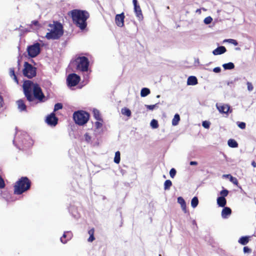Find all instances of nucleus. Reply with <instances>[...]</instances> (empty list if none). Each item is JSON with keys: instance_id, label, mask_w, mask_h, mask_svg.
<instances>
[{"instance_id": "35", "label": "nucleus", "mask_w": 256, "mask_h": 256, "mask_svg": "<svg viewBox=\"0 0 256 256\" xmlns=\"http://www.w3.org/2000/svg\"><path fill=\"white\" fill-rule=\"evenodd\" d=\"M228 42L230 44H232L234 46H237L238 44V43L237 41L234 39H226L224 40V42Z\"/></svg>"}, {"instance_id": "13", "label": "nucleus", "mask_w": 256, "mask_h": 256, "mask_svg": "<svg viewBox=\"0 0 256 256\" xmlns=\"http://www.w3.org/2000/svg\"><path fill=\"white\" fill-rule=\"evenodd\" d=\"M216 107L220 112L223 114H228L230 110V106L226 104H217Z\"/></svg>"}, {"instance_id": "52", "label": "nucleus", "mask_w": 256, "mask_h": 256, "mask_svg": "<svg viewBox=\"0 0 256 256\" xmlns=\"http://www.w3.org/2000/svg\"><path fill=\"white\" fill-rule=\"evenodd\" d=\"M32 24H34V26H37L38 24V22L36 20H34L32 22Z\"/></svg>"}, {"instance_id": "21", "label": "nucleus", "mask_w": 256, "mask_h": 256, "mask_svg": "<svg viewBox=\"0 0 256 256\" xmlns=\"http://www.w3.org/2000/svg\"><path fill=\"white\" fill-rule=\"evenodd\" d=\"M226 200L223 196H220L217 198V204L219 206L224 207L226 206Z\"/></svg>"}, {"instance_id": "47", "label": "nucleus", "mask_w": 256, "mask_h": 256, "mask_svg": "<svg viewBox=\"0 0 256 256\" xmlns=\"http://www.w3.org/2000/svg\"><path fill=\"white\" fill-rule=\"evenodd\" d=\"M5 184L4 180L0 176V188H4V187Z\"/></svg>"}, {"instance_id": "7", "label": "nucleus", "mask_w": 256, "mask_h": 256, "mask_svg": "<svg viewBox=\"0 0 256 256\" xmlns=\"http://www.w3.org/2000/svg\"><path fill=\"white\" fill-rule=\"evenodd\" d=\"M24 76L28 78L34 77L36 74V68L28 62H24L22 70Z\"/></svg>"}, {"instance_id": "46", "label": "nucleus", "mask_w": 256, "mask_h": 256, "mask_svg": "<svg viewBox=\"0 0 256 256\" xmlns=\"http://www.w3.org/2000/svg\"><path fill=\"white\" fill-rule=\"evenodd\" d=\"M252 252V250L250 248H248V246H244V252L246 254V253H250Z\"/></svg>"}, {"instance_id": "18", "label": "nucleus", "mask_w": 256, "mask_h": 256, "mask_svg": "<svg viewBox=\"0 0 256 256\" xmlns=\"http://www.w3.org/2000/svg\"><path fill=\"white\" fill-rule=\"evenodd\" d=\"M232 213L231 209L228 207L224 208L222 212V216L223 218H226Z\"/></svg>"}, {"instance_id": "37", "label": "nucleus", "mask_w": 256, "mask_h": 256, "mask_svg": "<svg viewBox=\"0 0 256 256\" xmlns=\"http://www.w3.org/2000/svg\"><path fill=\"white\" fill-rule=\"evenodd\" d=\"M212 18L210 16H208L204 20V24H208L212 22Z\"/></svg>"}, {"instance_id": "3", "label": "nucleus", "mask_w": 256, "mask_h": 256, "mask_svg": "<svg viewBox=\"0 0 256 256\" xmlns=\"http://www.w3.org/2000/svg\"><path fill=\"white\" fill-rule=\"evenodd\" d=\"M50 31L46 36V37L50 40H56L60 38L63 34L62 25L58 22H54L53 24L48 25Z\"/></svg>"}, {"instance_id": "57", "label": "nucleus", "mask_w": 256, "mask_h": 256, "mask_svg": "<svg viewBox=\"0 0 256 256\" xmlns=\"http://www.w3.org/2000/svg\"><path fill=\"white\" fill-rule=\"evenodd\" d=\"M160 95H158V96H156V98H160Z\"/></svg>"}, {"instance_id": "12", "label": "nucleus", "mask_w": 256, "mask_h": 256, "mask_svg": "<svg viewBox=\"0 0 256 256\" xmlns=\"http://www.w3.org/2000/svg\"><path fill=\"white\" fill-rule=\"evenodd\" d=\"M124 18L125 16L124 12L116 14L115 18L116 24L119 27H122L124 26Z\"/></svg>"}, {"instance_id": "38", "label": "nucleus", "mask_w": 256, "mask_h": 256, "mask_svg": "<svg viewBox=\"0 0 256 256\" xmlns=\"http://www.w3.org/2000/svg\"><path fill=\"white\" fill-rule=\"evenodd\" d=\"M158 104H155L153 105H145V106L149 110H154L156 107H157Z\"/></svg>"}, {"instance_id": "23", "label": "nucleus", "mask_w": 256, "mask_h": 256, "mask_svg": "<svg viewBox=\"0 0 256 256\" xmlns=\"http://www.w3.org/2000/svg\"><path fill=\"white\" fill-rule=\"evenodd\" d=\"M9 74L12 78L14 81L16 83H18V80L17 78V76L15 74L14 70V68H10L9 70Z\"/></svg>"}, {"instance_id": "33", "label": "nucleus", "mask_w": 256, "mask_h": 256, "mask_svg": "<svg viewBox=\"0 0 256 256\" xmlns=\"http://www.w3.org/2000/svg\"><path fill=\"white\" fill-rule=\"evenodd\" d=\"M150 125L152 128H156L158 127V122L156 120L153 119L150 123Z\"/></svg>"}, {"instance_id": "2", "label": "nucleus", "mask_w": 256, "mask_h": 256, "mask_svg": "<svg viewBox=\"0 0 256 256\" xmlns=\"http://www.w3.org/2000/svg\"><path fill=\"white\" fill-rule=\"evenodd\" d=\"M74 22L81 30H84L86 26V20L89 17L88 13L85 10H74L69 12Z\"/></svg>"}, {"instance_id": "51", "label": "nucleus", "mask_w": 256, "mask_h": 256, "mask_svg": "<svg viewBox=\"0 0 256 256\" xmlns=\"http://www.w3.org/2000/svg\"><path fill=\"white\" fill-rule=\"evenodd\" d=\"M190 164L191 166H196L198 164V162L196 161H192L190 162Z\"/></svg>"}, {"instance_id": "26", "label": "nucleus", "mask_w": 256, "mask_h": 256, "mask_svg": "<svg viewBox=\"0 0 256 256\" xmlns=\"http://www.w3.org/2000/svg\"><path fill=\"white\" fill-rule=\"evenodd\" d=\"M180 120V117L179 114H176L174 116V118H173L172 120V124L174 126H176L178 124V122Z\"/></svg>"}, {"instance_id": "44", "label": "nucleus", "mask_w": 256, "mask_h": 256, "mask_svg": "<svg viewBox=\"0 0 256 256\" xmlns=\"http://www.w3.org/2000/svg\"><path fill=\"white\" fill-rule=\"evenodd\" d=\"M230 180L234 184L236 185H238V181L237 179L236 178L233 177L232 176H231L230 178Z\"/></svg>"}, {"instance_id": "53", "label": "nucleus", "mask_w": 256, "mask_h": 256, "mask_svg": "<svg viewBox=\"0 0 256 256\" xmlns=\"http://www.w3.org/2000/svg\"><path fill=\"white\" fill-rule=\"evenodd\" d=\"M252 165L254 168H256V162L254 161L252 162Z\"/></svg>"}, {"instance_id": "20", "label": "nucleus", "mask_w": 256, "mask_h": 256, "mask_svg": "<svg viewBox=\"0 0 256 256\" xmlns=\"http://www.w3.org/2000/svg\"><path fill=\"white\" fill-rule=\"evenodd\" d=\"M18 108L20 111H24L26 110V106L24 104V100H19L16 102Z\"/></svg>"}, {"instance_id": "43", "label": "nucleus", "mask_w": 256, "mask_h": 256, "mask_svg": "<svg viewBox=\"0 0 256 256\" xmlns=\"http://www.w3.org/2000/svg\"><path fill=\"white\" fill-rule=\"evenodd\" d=\"M246 85H247V87H248V90L249 92H251L253 90L254 87L251 82H247Z\"/></svg>"}, {"instance_id": "32", "label": "nucleus", "mask_w": 256, "mask_h": 256, "mask_svg": "<svg viewBox=\"0 0 256 256\" xmlns=\"http://www.w3.org/2000/svg\"><path fill=\"white\" fill-rule=\"evenodd\" d=\"M172 186V182L170 180H166L164 183V189L165 190H169Z\"/></svg>"}, {"instance_id": "24", "label": "nucleus", "mask_w": 256, "mask_h": 256, "mask_svg": "<svg viewBox=\"0 0 256 256\" xmlns=\"http://www.w3.org/2000/svg\"><path fill=\"white\" fill-rule=\"evenodd\" d=\"M228 146L232 148H237L238 146V142L234 139H230L228 142Z\"/></svg>"}, {"instance_id": "1", "label": "nucleus", "mask_w": 256, "mask_h": 256, "mask_svg": "<svg viewBox=\"0 0 256 256\" xmlns=\"http://www.w3.org/2000/svg\"><path fill=\"white\" fill-rule=\"evenodd\" d=\"M22 87L24 95L29 102H33L34 98L42 101L44 98L42 89L38 84L28 80L24 82Z\"/></svg>"}, {"instance_id": "40", "label": "nucleus", "mask_w": 256, "mask_h": 256, "mask_svg": "<svg viewBox=\"0 0 256 256\" xmlns=\"http://www.w3.org/2000/svg\"><path fill=\"white\" fill-rule=\"evenodd\" d=\"M84 140L87 142H90L91 141V136L89 135L88 133H86L84 135Z\"/></svg>"}, {"instance_id": "42", "label": "nucleus", "mask_w": 256, "mask_h": 256, "mask_svg": "<svg viewBox=\"0 0 256 256\" xmlns=\"http://www.w3.org/2000/svg\"><path fill=\"white\" fill-rule=\"evenodd\" d=\"M202 126L206 128H208L210 126V122L208 121H204Z\"/></svg>"}, {"instance_id": "54", "label": "nucleus", "mask_w": 256, "mask_h": 256, "mask_svg": "<svg viewBox=\"0 0 256 256\" xmlns=\"http://www.w3.org/2000/svg\"><path fill=\"white\" fill-rule=\"evenodd\" d=\"M232 176L230 174H224L223 175V177L227 178H230Z\"/></svg>"}, {"instance_id": "6", "label": "nucleus", "mask_w": 256, "mask_h": 256, "mask_svg": "<svg viewBox=\"0 0 256 256\" xmlns=\"http://www.w3.org/2000/svg\"><path fill=\"white\" fill-rule=\"evenodd\" d=\"M13 142L16 146L19 144H24V148H28L32 146L33 144L32 140L30 139L29 136L26 132L22 134V138H18L16 136L13 140Z\"/></svg>"}, {"instance_id": "15", "label": "nucleus", "mask_w": 256, "mask_h": 256, "mask_svg": "<svg viewBox=\"0 0 256 256\" xmlns=\"http://www.w3.org/2000/svg\"><path fill=\"white\" fill-rule=\"evenodd\" d=\"M134 10L136 14V17L140 20H142L143 19V16L141 8L139 5L134 6Z\"/></svg>"}, {"instance_id": "29", "label": "nucleus", "mask_w": 256, "mask_h": 256, "mask_svg": "<svg viewBox=\"0 0 256 256\" xmlns=\"http://www.w3.org/2000/svg\"><path fill=\"white\" fill-rule=\"evenodd\" d=\"M93 114H94V118L96 120H102V118H101V116H100V112L98 110L94 109V110H93Z\"/></svg>"}, {"instance_id": "39", "label": "nucleus", "mask_w": 256, "mask_h": 256, "mask_svg": "<svg viewBox=\"0 0 256 256\" xmlns=\"http://www.w3.org/2000/svg\"><path fill=\"white\" fill-rule=\"evenodd\" d=\"M176 170L174 168H172L170 172V175L172 178H174L176 174Z\"/></svg>"}, {"instance_id": "36", "label": "nucleus", "mask_w": 256, "mask_h": 256, "mask_svg": "<svg viewBox=\"0 0 256 256\" xmlns=\"http://www.w3.org/2000/svg\"><path fill=\"white\" fill-rule=\"evenodd\" d=\"M62 108V105L61 103H57L54 105V111H57Z\"/></svg>"}, {"instance_id": "31", "label": "nucleus", "mask_w": 256, "mask_h": 256, "mask_svg": "<svg viewBox=\"0 0 256 256\" xmlns=\"http://www.w3.org/2000/svg\"><path fill=\"white\" fill-rule=\"evenodd\" d=\"M122 114L126 116H131V112L128 108H124L122 109Z\"/></svg>"}, {"instance_id": "27", "label": "nucleus", "mask_w": 256, "mask_h": 256, "mask_svg": "<svg viewBox=\"0 0 256 256\" xmlns=\"http://www.w3.org/2000/svg\"><path fill=\"white\" fill-rule=\"evenodd\" d=\"M222 67L224 70H232L234 68V65L232 62H230L224 64L222 65Z\"/></svg>"}, {"instance_id": "50", "label": "nucleus", "mask_w": 256, "mask_h": 256, "mask_svg": "<svg viewBox=\"0 0 256 256\" xmlns=\"http://www.w3.org/2000/svg\"><path fill=\"white\" fill-rule=\"evenodd\" d=\"M94 240V236H90V237L88 238V241L89 242H92Z\"/></svg>"}, {"instance_id": "48", "label": "nucleus", "mask_w": 256, "mask_h": 256, "mask_svg": "<svg viewBox=\"0 0 256 256\" xmlns=\"http://www.w3.org/2000/svg\"><path fill=\"white\" fill-rule=\"evenodd\" d=\"M221 70V69L220 67H216L213 69V72L216 73L220 72Z\"/></svg>"}, {"instance_id": "30", "label": "nucleus", "mask_w": 256, "mask_h": 256, "mask_svg": "<svg viewBox=\"0 0 256 256\" xmlns=\"http://www.w3.org/2000/svg\"><path fill=\"white\" fill-rule=\"evenodd\" d=\"M198 204V200L197 197L194 196L191 200V206L193 208H195L197 206Z\"/></svg>"}, {"instance_id": "45", "label": "nucleus", "mask_w": 256, "mask_h": 256, "mask_svg": "<svg viewBox=\"0 0 256 256\" xmlns=\"http://www.w3.org/2000/svg\"><path fill=\"white\" fill-rule=\"evenodd\" d=\"M222 196H223L224 198L225 196H227L228 194V191L226 190H222L220 192Z\"/></svg>"}, {"instance_id": "9", "label": "nucleus", "mask_w": 256, "mask_h": 256, "mask_svg": "<svg viewBox=\"0 0 256 256\" xmlns=\"http://www.w3.org/2000/svg\"><path fill=\"white\" fill-rule=\"evenodd\" d=\"M27 52L30 57H36L40 52V44L37 42L33 45L28 46L27 48Z\"/></svg>"}, {"instance_id": "28", "label": "nucleus", "mask_w": 256, "mask_h": 256, "mask_svg": "<svg viewBox=\"0 0 256 256\" xmlns=\"http://www.w3.org/2000/svg\"><path fill=\"white\" fill-rule=\"evenodd\" d=\"M120 160V154L119 151H117L115 153L114 158V162L117 164H119Z\"/></svg>"}, {"instance_id": "56", "label": "nucleus", "mask_w": 256, "mask_h": 256, "mask_svg": "<svg viewBox=\"0 0 256 256\" xmlns=\"http://www.w3.org/2000/svg\"><path fill=\"white\" fill-rule=\"evenodd\" d=\"M236 50H240V48H236Z\"/></svg>"}, {"instance_id": "4", "label": "nucleus", "mask_w": 256, "mask_h": 256, "mask_svg": "<svg viewBox=\"0 0 256 256\" xmlns=\"http://www.w3.org/2000/svg\"><path fill=\"white\" fill-rule=\"evenodd\" d=\"M30 186V182L26 177H22L16 183L14 186V192L20 194L28 190Z\"/></svg>"}, {"instance_id": "11", "label": "nucleus", "mask_w": 256, "mask_h": 256, "mask_svg": "<svg viewBox=\"0 0 256 256\" xmlns=\"http://www.w3.org/2000/svg\"><path fill=\"white\" fill-rule=\"evenodd\" d=\"M58 120L54 114L52 112L46 117V121L48 125L55 126L58 123Z\"/></svg>"}, {"instance_id": "55", "label": "nucleus", "mask_w": 256, "mask_h": 256, "mask_svg": "<svg viewBox=\"0 0 256 256\" xmlns=\"http://www.w3.org/2000/svg\"><path fill=\"white\" fill-rule=\"evenodd\" d=\"M132 2L134 6L138 5L137 4V0H132Z\"/></svg>"}, {"instance_id": "8", "label": "nucleus", "mask_w": 256, "mask_h": 256, "mask_svg": "<svg viewBox=\"0 0 256 256\" xmlns=\"http://www.w3.org/2000/svg\"><path fill=\"white\" fill-rule=\"evenodd\" d=\"M77 64L76 68L82 72H87L89 65V62L85 56L78 57L76 60Z\"/></svg>"}, {"instance_id": "22", "label": "nucleus", "mask_w": 256, "mask_h": 256, "mask_svg": "<svg viewBox=\"0 0 256 256\" xmlns=\"http://www.w3.org/2000/svg\"><path fill=\"white\" fill-rule=\"evenodd\" d=\"M250 236H242L238 240V242L242 245L246 244L250 240Z\"/></svg>"}, {"instance_id": "5", "label": "nucleus", "mask_w": 256, "mask_h": 256, "mask_svg": "<svg viewBox=\"0 0 256 256\" xmlns=\"http://www.w3.org/2000/svg\"><path fill=\"white\" fill-rule=\"evenodd\" d=\"M89 114L84 110H78L74 112L73 114V118L75 122L80 126L86 124L89 120Z\"/></svg>"}, {"instance_id": "16", "label": "nucleus", "mask_w": 256, "mask_h": 256, "mask_svg": "<svg viewBox=\"0 0 256 256\" xmlns=\"http://www.w3.org/2000/svg\"><path fill=\"white\" fill-rule=\"evenodd\" d=\"M226 51V48L224 46H220L212 51V54L214 55H219L224 54Z\"/></svg>"}, {"instance_id": "41", "label": "nucleus", "mask_w": 256, "mask_h": 256, "mask_svg": "<svg viewBox=\"0 0 256 256\" xmlns=\"http://www.w3.org/2000/svg\"><path fill=\"white\" fill-rule=\"evenodd\" d=\"M237 124L241 129L244 130L246 128V124L244 122H238Z\"/></svg>"}, {"instance_id": "17", "label": "nucleus", "mask_w": 256, "mask_h": 256, "mask_svg": "<svg viewBox=\"0 0 256 256\" xmlns=\"http://www.w3.org/2000/svg\"><path fill=\"white\" fill-rule=\"evenodd\" d=\"M178 202L180 205L182 210L184 213L187 212L186 206L184 200L181 196L178 198Z\"/></svg>"}, {"instance_id": "25", "label": "nucleus", "mask_w": 256, "mask_h": 256, "mask_svg": "<svg viewBox=\"0 0 256 256\" xmlns=\"http://www.w3.org/2000/svg\"><path fill=\"white\" fill-rule=\"evenodd\" d=\"M150 90L148 88H142L140 91V96L142 97H145L150 94Z\"/></svg>"}, {"instance_id": "19", "label": "nucleus", "mask_w": 256, "mask_h": 256, "mask_svg": "<svg viewBox=\"0 0 256 256\" xmlns=\"http://www.w3.org/2000/svg\"><path fill=\"white\" fill-rule=\"evenodd\" d=\"M198 80L194 76H190L187 80V84L189 86H194L198 84Z\"/></svg>"}, {"instance_id": "14", "label": "nucleus", "mask_w": 256, "mask_h": 256, "mask_svg": "<svg viewBox=\"0 0 256 256\" xmlns=\"http://www.w3.org/2000/svg\"><path fill=\"white\" fill-rule=\"evenodd\" d=\"M72 234L70 232H64L62 237L60 238V241L63 244H66L72 238Z\"/></svg>"}, {"instance_id": "49", "label": "nucleus", "mask_w": 256, "mask_h": 256, "mask_svg": "<svg viewBox=\"0 0 256 256\" xmlns=\"http://www.w3.org/2000/svg\"><path fill=\"white\" fill-rule=\"evenodd\" d=\"M94 228H91L90 230H88V233L90 234V236H94Z\"/></svg>"}, {"instance_id": "34", "label": "nucleus", "mask_w": 256, "mask_h": 256, "mask_svg": "<svg viewBox=\"0 0 256 256\" xmlns=\"http://www.w3.org/2000/svg\"><path fill=\"white\" fill-rule=\"evenodd\" d=\"M102 120H97V121L94 124V126L97 129L100 128L102 126Z\"/></svg>"}, {"instance_id": "58", "label": "nucleus", "mask_w": 256, "mask_h": 256, "mask_svg": "<svg viewBox=\"0 0 256 256\" xmlns=\"http://www.w3.org/2000/svg\"><path fill=\"white\" fill-rule=\"evenodd\" d=\"M18 65L20 66V62H18Z\"/></svg>"}, {"instance_id": "10", "label": "nucleus", "mask_w": 256, "mask_h": 256, "mask_svg": "<svg viewBox=\"0 0 256 256\" xmlns=\"http://www.w3.org/2000/svg\"><path fill=\"white\" fill-rule=\"evenodd\" d=\"M80 77L75 74H72L68 76L66 78L68 85L69 86H76L80 82Z\"/></svg>"}]
</instances>
